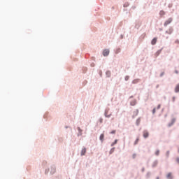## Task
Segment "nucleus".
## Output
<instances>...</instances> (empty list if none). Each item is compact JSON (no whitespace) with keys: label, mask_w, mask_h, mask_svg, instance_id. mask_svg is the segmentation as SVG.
I'll list each match as a JSON object with an SVG mask.
<instances>
[{"label":"nucleus","mask_w":179,"mask_h":179,"mask_svg":"<svg viewBox=\"0 0 179 179\" xmlns=\"http://www.w3.org/2000/svg\"><path fill=\"white\" fill-rule=\"evenodd\" d=\"M111 115H113V114L111 113H110V110L106 109L105 110V117H106V118H110V117H111Z\"/></svg>","instance_id":"obj_1"},{"label":"nucleus","mask_w":179,"mask_h":179,"mask_svg":"<svg viewBox=\"0 0 179 179\" xmlns=\"http://www.w3.org/2000/svg\"><path fill=\"white\" fill-rule=\"evenodd\" d=\"M173 22V18H169L164 24V26H169Z\"/></svg>","instance_id":"obj_2"},{"label":"nucleus","mask_w":179,"mask_h":179,"mask_svg":"<svg viewBox=\"0 0 179 179\" xmlns=\"http://www.w3.org/2000/svg\"><path fill=\"white\" fill-rule=\"evenodd\" d=\"M108 54H110V50L108 49H105L103 51V57H107V55H108Z\"/></svg>","instance_id":"obj_3"},{"label":"nucleus","mask_w":179,"mask_h":179,"mask_svg":"<svg viewBox=\"0 0 179 179\" xmlns=\"http://www.w3.org/2000/svg\"><path fill=\"white\" fill-rule=\"evenodd\" d=\"M143 138H148L149 137V132L148 131H144L143 132Z\"/></svg>","instance_id":"obj_4"},{"label":"nucleus","mask_w":179,"mask_h":179,"mask_svg":"<svg viewBox=\"0 0 179 179\" xmlns=\"http://www.w3.org/2000/svg\"><path fill=\"white\" fill-rule=\"evenodd\" d=\"M156 43H157V38H154L152 41H151V44L152 45H155V44H156Z\"/></svg>","instance_id":"obj_5"},{"label":"nucleus","mask_w":179,"mask_h":179,"mask_svg":"<svg viewBox=\"0 0 179 179\" xmlns=\"http://www.w3.org/2000/svg\"><path fill=\"white\" fill-rule=\"evenodd\" d=\"M85 155H86V148H83V150H81V153L80 155L81 156H85Z\"/></svg>","instance_id":"obj_6"},{"label":"nucleus","mask_w":179,"mask_h":179,"mask_svg":"<svg viewBox=\"0 0 179 179\" xmlns=\"http://www.w3.org/2000/svg\"><path fill=\"white\" fill-rule=\"evenodd\" d=\"M176 93H179V84H178L175 87Z\"/></svg>","instance_id":"obj_7"},{"label":"nucleus","mask_w":179,"mask_h":179,"mask_svg":"<svg viewBox=\"0 0 179 179\" xmlns=\"http://www.w3.org/2000/svg\"><path fill=\"white\" fill-rule=\"evenodd\" d=\"M157 164H159V162L157 161H155L153 163H152V167H157Z\"/></svg>","instance_id":"obj_8"},{"label":"nucleus","mask_w":179,"mask_h":179,"mask_svg":"<svg viewBox=\"0 0 179 179\" xmlns=\"http://www.w3.org/2000/svg\"><path fill=\"white\" fill-rule=\"evenodd\" d=\"M138 114H139V110H136L134 112L133 117H136V115H138Z\"/></svg>","instance_id":"obj_9"},{"label":"nucleus","mask_w":179,"mask_h":179,"mask_svg":"<svg viewBox=\"0 0 179 179\" xmlns=\"http://www.w3.org/2000/svg\"><path fill=\"white\" fill-rule=\"evenodd\" d=\"M99 139L101 142H103V141H104V134H102L100 135Z\"/></svg>","instance_id":"obj_10"},{"label":"nucleus","mask_w":179,"mask_h":179,"mask_svg":"<svg viewBox=\"0 0 179 179\" xmlns=\"http://www.w3.org/2000/svg\"><path fill=\"white\" fill-rule=\"evenodd\" d=\"M167 178L169 179H173V175L171 174V173H169L166 176Z\"/></svg>","instance_id":"obj_11"},{"label":"nucleus","mask_w":179,"mask_h":179,"mask_svg":"<svg viewBox=\"0 0 179 179\" xmlns=\"http://www.w3.org/2000/svg\"><path fill=\"white\" fill-rule=\"evenodd\" d=\"M159 15H160V16H164V15H166V13L164 11H163V10H161L159 12Z\"/></svg>","instance_id":"obj_12"},{"label":"nucleus","mask_w":179,"mask_h":179,"mask_svg":"<svg viewBox=\"0 0 179 179\" xmlns=\"http://www.w3.org/2000/svg\"><path fill=\"white\" fill-rule=\"evenodd\" d=\"M118 142V140H115L114 143L111 144V146H114V145H116V143Z\"/></svg>","instance_id":"obj_13"},{"label":"nucleus","mask_w":179,"mask_h":179,"mask_svg":"<svg viewBox=\"0 0 179 179\" xmlns=\"http://www.w3.org/2000/svg\"><path fill=\"white\" fill-rule=\"evenodd\" d=\"M155 155L156 156H159V155H160V151L159 150H157L156 152H155Z\"/></svg>","instance_id":"obj_14"},{"label":"nucleus","mask_w":179,"mask_h":179,"mask_svg":"<svg viewBox=\"0 0 179 179\" xmlns=\"http://www.w3.org/2000/svg\"><path fill=\"white\" fill-rule=\"evenodd\" d=\"M138 142H139V138H136V140L134 142V145H138Z\"/></svg>","instance_id":"obj_15"},{"label":"nucleus","mask_w":179,"mask_h":179,"mask_svg":"<svg viewBox=\"0 0 179 179\" xmlns=\"http://www.w3.org/2000/svg\"><path fill=\"white\" fill-rule=\"evenodd\" d=\"M138 82H139V79H136L133 80V83H138Z\"/></svg>","instance_id":"obj_16"},{"label":"nucleus","mask_w":179,"mask_h":179,"mask_svg":"<svg viewBox=\"0 0 179 179\" xmlns=\"http://www.w3.org/2000/svg\"><path fill=\"white\" fill-rule=\"evenodd\" d=\"M114 152V148L111 149L110 151V154L111 155V153H113Z\"/></svg>","instance_id":"obj_17"},{"label":"nucleus","mask_w":179,"mask_h":179,"mask_svg":"<svg viewBox=\"0 0 179 179\" xmlns=\"http://www.w3.org/2000/svg\"><path fill=\"white\" fill-rule=\"evenodd\" d=\"M169 155H170V152L168 151V152H166V157H169Z\"/></svg>","instance_id":"obj_18"},{"label":"nucleus","mask_w":179,"mask_h":179,"mask_svg":"<svg viewBox=\"0 0 179 179\" xmlns=\"http://www.w3.org/2000/svg\"><path fill=\"white\" fill-rule=\"evenodd\" d=\"M176 44H179V40L175 41Z\"/></svg>","instance_id":"obj_19"},{"label":"nucleus","mask_w":179,"mask_h":179,"mask_svg":"<svg viewBox=\"0 0 179 179\" xmlns=\"http://www.w3.org/2000/svg\"><path fill=\"white\" fill-rule=\"evenodd\" d=\"M155 113H156V108H154V109L152 110V113L155 114Z\"/></svg>","instance_id":"obj_20"},{"label":"nucleus","mask_w":179,"mask_h":179,"mask_svg":"<svg viewBox=\"0 0 179 179\" xmlns=\"http://www.w3.org/2000/svg\"><path fill=\"white\" fill-rule=\"evenodd\" d=\"M128 79H129V76H126L125 77V80H128Z\"/></svg>","instance_id":"obj_21"},{"label":"nucleus","mask_w":179,"mask_h":179,"mask_svg":"<svg viewBox=\"0 0 179 179\" xmlns=\"http://www.w3.org/2000/svg\"><path fill=\"white\" fill-rule=\"evenodd\" d=\"M136 157V154L133 155V159H135Z\"/></svg>","instance_id":"obj_22"},{"label":"nucleus","mask_w":179,"mask_h":179,"mask_svg":"<svg viewBox=\"0 0 179 179\" xmlns=\"http://www.w3.org/2000/svg\"><path fill=\"white\" fill-rule=\"evenodd\" d=\"M110 134H115V130H113Z\"/></svg>","instance_id":"obj_23"},{"label":"nucleus","mask_w":179,"mask_h":179,"mask_svg":"<svg viewBox=\"0 0 179 179\" xmlns=\"http://www.w3.org/2000/svg\"><path fill=\"white\" fill-rule=\"evenodd\" d=\"M99 122H100L101 124V122H103V119L101 118V119L99 120Z\"/></svg>","instance_id":"obj_24"},{"label":"nucleus","mask_w":179,"mask_h":179,"mask_svg":"<svg viewBox=\"0 0 179 179\" xmlns=\"http://www.w3.org/2000/svg\"><path fill=\"white\" fill-rule=\"evenodd\" d=\"M176 101V97H173V101Z\"/></svg>","instance_id":"obj_25"},{"label":"nucleus","mask_w":179,"mask_h":179,"mask_svg":"<svg viewBox=\"0 0 179 179\" xmlns=\"http://www.w3.org/2000/svg\"><path fill=\"white\" fill-rule=\"evenodd\" d=\"M161 106L160 105H158L157 106V109L159 110V108H160Z\"/></svg>","instance_id":"obj_26"},{"label":"nucleus","mask_w":179,"mask_h":179,"mask_svg":"<svg viewBox=\"0 0 179 179\" xmlns=\"http://www.w3.org/2000/svg\"><path fill=\"white\" fill-rule=\"evenodd\" d=\"M175 73H178V71H175Z\"/></svg>","instance_id":"obj_27"},{"label":"nucleus","mask_w":179,"mask_h":179,"mask_svg":"<svg viewBox=\"0 0 179 179\" xmlns=\"http://www.w3.org/2000/svg\"><path fill=\"white\" fill-rule=\"evenodd\" d=\"M131 106H135V103H134V104L131 103Z\"/></svg>","instance_id":"obj_28"},{"label":"nucleus","mask_w":179,"mask_h":179,"mask_svg":"<svg viewBox=\"0 0 179 179\" xmlns=\"http://www.w3.org/2000/svg\"><path fill=\"white\" fill-rule=\"evenodd\" d=\"M157 87H159V85H157Z\"/></svg>","instance_id":"obj_29"},{"label":"nucleus","mask_w":179,"mask_h":179,"mask_svg":"<svg viewBox=\"0 0 179 179\" xmlns=\"http://www.w3.org/2000/svg\"><path fill=\"white\" fill-rule=\"evenodd\" d=\"M176 120H173V122H175Z\"/></svg>","instance_id":"obj_30"},{"label":"nucleus","mask_w":179,"mask_h":179,"mask_svg":"<svg viewBox=\"0 0 179 179\" xmlns=\"http://www.w3.org/2000/svg\"><path fill=\"white\" fill-rule=\"evenodd\" d=\"M178 152H179V148H178Z\"/></svg>","instance_id":"obj_31"}]
</instances>
